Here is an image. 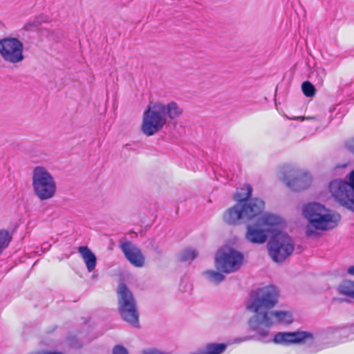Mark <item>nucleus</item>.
Listing matches in <instances>:
<instances>
[{
  "instance_id": "393cba45",
  "label": "nucleus",
  "mask_w": 354,
  "mask_h": 354,
  "mask_svg": "<svg viewBox=\"0 0 354 354\" xmlns=\"http://www.w3.org/2000/svg\"><path fill=\"white\" fill-rule=\"evenodd\" d=\"M44 19H45V17L43 16V15H41V16H38L37 17H36L32 22L31 23H28L27 24H26L25 26V28L28 30H33V28H37L39 27V26L44 21Z\"/></svg>"
},
{
  "instance_id": "0eeeda50",
  "label": "nucleus",
  "mask_w": 354,
  "mask_h": 354,
  "mask_svg": "<svg viewBox=\"0 0 354 354\" xmlns=\"http://www.w3.org/2000/svg\"><path fill=\"white\" fill-rule=\"evenodd\" d=\"M32 187L35 195L41 201L51 198L56 191L53 177L45 167L41 166L33 169Z\"/></svg>"
},
{
  "instance_id": "1a4fd4ad",
  "label": "nucleus",
  "mask_w": 354,
  "mask_h": 354,
  "mask_svg": "<svg viewBox=\"0 0 354 354\" xmlns=\"http://www.w3.org/2000/svg\"><path fill=\"white\" fill-rule=\"evenodd\" d=\"M268 249L269 255L274 262H283L294 251L292 238L283 230L274 233L268 243Z\"/></svg>"
},
{
  "instance_id": "6ab92c4d",
  "label": "nucleus",
  "mask_w": 354,
  "mask_h": 354,
  "mask_svg": "<svg viewBox=\"0 0 354 354\" xmlns=\"http://www.w3.org/2000/svg\"><path fill=\"white\" fill-rule=\"evenodd\" d=\"M163 106L166 118L169 117L170 119H174L182 113L181 109L174 102H169L167 105L163 104Z\"/></svg>"
},
{
  "instance_id": "7c9ffc66",
  "label": "nucleus",
  "mask_w": 354,
  "mask_h": 354,
  "mask_svg": "<svg viewBox=\"0 0 354 354\" xmlns=\"http://www.w3.org/2000/svg\"><path fill=\"white\" fill-rule=\"evenodd\" d=\"M42 248H44V249H48V244H47V243H44V244H43V245H42Z\"/></svg>"
},
{
  "instance_id": "f3484780",
  "label": "nucleus",
  "mask_w": 354,
  "mask_h": 354,
  "mask_svg": "<svg viewBox=\"0 0 354 354\" xmlns=\"http://www.w3.org/2000/svg\"><path fill=\"white\" fill-rule=\"evenodd\" d=\"M335 333L341 342H344L354 339V324L345 326L336 330Z\"/></svg>"
},
{
  "instance_id": "f03ea898",
  "label": "nucleus",
  "mask_w": 354,
  "mask_h": 354,
  "mask_svg": "<svg viewBox=\"0 0 354 354\" xmlns=\"http://www.w3.org/2000/svg\"><path fill=\"white\" fill-rule=\"evenodd\" d=\"M245 194L237 195L236 203L228 209L223 215V220L230 225L252 221L260 215L265 208V202L259 198H250L252 187L247 185L243 187Z\"/></svg>"
},
{
  "instance_id": "9b49d317",
  "label": "nucleus",
  "mask_w": 354,
  "mask_h": 354,
  "mask_svg": "<svg viewBox=\"0 0 354 354\" xmlns=\"http://www.w3.org/2000/svg\"><path fill=\"white\" fill-rule=\"evenodd\" d=\"M24 44L16 37L0 39V55L6 62L17 64L24 60Z\"/></svg>"
},
{
  "instance_id": "4468645a",
  "label": "nucleus",
  "mask_w": 354,
  "mask_h": 354,
  "mask_svg": "<svg viewBox=\"0 0 354 354\" xmlns=\"http://www.w3.org/2000/svg\"><path fill=\"white\" fill-rule=\"evenodd\" d=\"M120 247L125 257L132 265L138 268L143 266L145 257L138 248L129 241L121 243Z\"/></svg>"
},
{
  "instance_id": "4be33fe9",
  "label": "nucleus",
  "mask_w": 354,
  "mask_h": 354,
  "mask_svg": "<svg viewBox=\"0 0 354 354\" xmlns=\"http://www.w3.org/2000/svg\"><path fill=\"white\" fill-rule=\"evenodd\" d=\"M12 239V234L8 231L5 230H0V256L8 247Z\"/></svg>"
},
{
  "instance_id": "6e6552de",
  "label": "nucleus",
  "mask_w": 354,
  "mask_h": 354,
  "mask_svg": "<svg viewBox=\"0 0 354 354\" xmlns=\"http://www.w3.org/2000/svg\"><path fill=\"white\" fill-rule=\"evenodd\" d=\"M328 188L341 205L354 212V170L350 173L348 183L335 179L330 183Z\"/></svg>"
},
{
  "instance_id": "c85d7f7f",
  "label": "nucleus",
  "mask_w": 354,
  "mask_h": 354,
  "mask_svg": "<svg viewBox=\"0 0 354 354\" xmlns=\"http://www.w3.org/2000/svg\"><path fill=\"white\" fill-rule=\"evenodd\" d=\"M248 184H244L242 187L241 188L240 191L239 192H237L236 193H235L234 196V200L236 201V198H237V195L240 194H245V190H243V187L247 185Z\"/></svg>"
},
{
  "instance_id": "b1692460",
  "label": "nucleus",
  "mask_w": 354,
  "mask_h": 354,
  "mask_svg": "<svg viewBox=\"0 0 354 354\" xmlns=\"http://www.w3.org/2000/svg\"><path fill=\"white\" fill-rule=\"evenodd\" d=\"M301 89L304 94L308 97H313L315 94V88L314 85L306 81L302 83Z\"/></svg>"
},
{
  "instance_id": "f257e3e1",
  "label": "nucleus",
  "mask_w": 354,
  "mask_h": 354,
  "mask_svg": "<svg viewBox=\"0 0 354 354\" xmlns=\"http://www.w3.org/2000/svg\"><path fill=\"white\" fill-rule=\"evenodd\" d=\"M279 292L274 286H268L250 293L246 304L249 311L254 315L249 320L250 328L261 337L268 335L269 328L276 323L289 324L292 322V314L288 311H270L277 303Z\"/></svg>"
},
{
  "instance_id": "a211bd4d",
  "label": "nucleus",
  "mask_w": 354,
  "mask_h": 354,
  "mask_svg": "<svg viewBox=\"0 0 354 354\" xmlns=\"http://www.w3.org/2000/svg\"><path fill=\"white\" fill-rule=\"evenodd\" d=\"M326 71L322 66H315L310 73V78L319 86H322L326 77Z\"/></svg>"
},
{
  "instance_id": "9d476101",
  "label": "nucleus",
  "mask_w": 354,
  "mask_h": 354,
  "mask_svg": "<svg viewBox=\"0 0 354 354\" xmlns=\"http://www.w3.org/2000/svg\"><path fill=\"white\" fill-rule=\"evenodd\" d=\"M242 253L231 248L219 250L215 257L216 268L225 273L238 270L243 263Z\"/></svg>"
},
{
  "instance_id": "dca6fc26",
  "label": "nucleus",
  "mask_w": 354,
  "mask_h": 354,
  "mask_svg": "<svg viewBox=\"0 0 354 354\" xmlns=\"http://www.w3.org/2000/svg\"><path fill=\"white\" fill-rule=\"evenodd\" d=\"M227 348L225 343H209L194 354H222Z\"/></svg>"
},
{
  "instance_id": "20e7f679",
  "label": "nucleus",
  "mask_w": 354,
  "mask_h": 354,
  "mask_svg": "<svg viewBox=\"0 0 354 354\" xmlns=\"http://www.w3.org/2000/svg\"><path fill=\"white\" fill-rule=\"evenodd\" d=\"M285 226L286 223L282 217L266 212L258 217L254 223L247 225L245 238L251 243L263 244L268 236L271 238L274 233L283 230Z\"/></svg>"
},
{
  "instance_id": "c756f323",
  "label": "nucleus",
  "mask_w": 354,
  "mask_h": 354,
  "mask_svg": "<svg viewBox=\"0 0 354 354\" xmlns=\"http://www.w3.org/2000/svg\"><path fill=\"white\" fill-rule=\"evenodd\" d=\"M347 273L349 275L354 276V266H350L347 269Z\"/></svg>"
},
{
  "instance_id": "423d86ee",
  "label": "nucleus",
  "mask_w": 354,
  "mask_h": 354,
  "mask_svg": "<svg viewBox=\"0 0 354 354\" xmlns=\"http://www.w3.org/2000/svg\"><path fill=\"white\" fill-rule=\"evenodd\" d=\"M163 104L150 103L145 111L142 118V131L151 136L160 131L167 122Z\"/></svg>"
},
{
  "instance_id": "bb28decb",
  "label": "nucleus",
  "mask_w": 354,
  "mask_h": 354,
  "mask_svg": "<svg viewBox=\"0 0 354 354\" xmlns=\"http://www.w3.org/2000/svg\"><path fill=\"white\" fill-rule=\"evenodd\" d=\"M345 145L348 151L354 153V138L348 140Z\"/></svg>"
},
{
  "instance_id": "39448f33",
  "label": "nucleus",
  "mask_w": 354,
  "mask_h": 354,
  "mask_svg": "<svg viewBox=\"0 0 354 354\" xmlns=\"http://www.w3.org/2000/svg\"><path fill=\"white\" fill-rule=\"evenodd\" d=\"M117 292L120 317L131 326L138 328L139 313L133 295L123 283L119 284Z\"/></svg>"
},
{
  "instance_id": "412c9836",
  "label": "nucleus",
  "mask_w": 354,
  "mask_h": 354,
  "mask_svg": "<svg viewBox=\"0 0 354 354\" xmlns=\"http://www.w3.org/2000/svg\"><path fill=\"white\" fill-rule=\"evenodd\" d=\"M203 274L208 281L216 285L225 279V276L222 273L215 270H206Z\"/></svg>"
},
{
  "instance_id": "f8f14e48",
  "label": "nucleus",
  "mask_w": 354,
  "mask_h": 354,
  "mask_svg": "<svg viewBox=\"0 0 354 354\" xmlns=\"http://www.w3.org/2000/svg\"><path fill=\"white\" fill-rule=\"evenodd\" d=\"M313 335L307 331L278 332L272 339L276 344L289 346L291 344L313 343Z\"/></svg>"
},
{
  "instance_id": "cd10ccee",
  "label": "nucleus",
  "mask_w": 354,
  "mask_h": 354,
  "mask_svg": "<svg viewBox=\"0 0 354 354\" xmlns=\"http://www.w3.org/2000/svg\"><path fill=\"white\" fill-rule=\"evenodd\" d=\"M248 339V337H238V338H236V339H234L233 340H232L230 344H234V343H237V344H239V343H241V342H243L246 340Z\"/></svg>"
},
{
  "instance_id": "a878e982",
  "label": "nucleus",
  "mask_w": 354,
  "mask_h": 354,
  "mask_svg": "<svg viewBox=\"0 0 354 354\" xmlns=\"http://www.w3.org/2000/svg\"><path fill=\"white\" fill-rule=\"evenodd\" d=\"M113 354H129V353L123 346L116 345L113 349Z\"/></svg>"
},
{
  "instance_id": "5701e85b",
  "label": "nucleus",
  "mask_w": 354,
  "mask_h": 354,
  "mask_svg": "<svg viewBox=\"0 0 354 354\" xmlns=\"http://www.w3.org/2000/svg\"><path fill=\"white\" fill-rule=\"evenodd\" d=\"M198 256V252L195 249L187 248L180 254V259L184 262L190 263Z\"/></svg>"
},
{
  "instance_id": "aec40b11",
  "label": "nucleus",
  "mask_w": 354,
  "mask_h": 354,
  "mask_svg": "<svg viewBox=\"0 0 354 354\" xmlns=\"http://www.w3.org/2000/svg\"><path fill=\"white\" fill-rule=\"evenodd\" d=\"M339 294L354 299V281L345 280L338 286Z\"/></svg>"
},
{
  "instance_id": "2eb2a0df",
  "label": "nucleus",
  "mask_w": 354,
  "mask_h": 354,
  "mask_svg": "<svg viewBox=\"0 0 354 354\" xmlns=\"http://www.w3.org/2000/svg\"><path fill=\"white\" fill-rule=\"evenodd\" d=\"M78 252L86 264L87 270L89 272H93L97 264V258L95 254L87 246H80Z\"/></svg>"
},
{
  "instance_id": "7ed1b4c3",
  "label": "nucleus",
  "mask_w": 354,
  "mask_h": 354,
  "mask_svg": "<svg viewBox=\"0 0 354 354\" xmlns=\"http://www.w3.org/2000/svg\"><path fill=\"white\" fill-rule=\"evenodd\" d=\"M302 214L308 221L306 226L307 236H317V230L328 231L334 229L341 219L338 213L316 202L304 204L302 207Z\"/></svg>"
},
{
  "instance_id": "ddd939ff",
  "label": "nucleus",
  "mask_w": 354,
  "mask_h": 354,
  "mask_svg": "<svg viewBox=\"0 0 354 354\" xmlns=\"http://www.w3.org/2000/svg\"><path fill=\"white\" fill-rule=\"evenodd\" d=\"M284 180L288 187L293 191L299 192L310 185L312 177L306 171H297L292 178L285 177Z\"/></svg>"
}]
</instances>
